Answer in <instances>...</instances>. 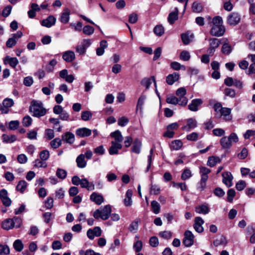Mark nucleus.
<instances>
[{
    "instance_id": "nucleus-2",
    "label": "nucleus",
    "mask_w": 255,
    "mask_h": 255,
    "mask_svg": "<svg viewBox=\"0 0 255 255\" xmlns=\"http://www.w3.org/2000/svg\"><path fill=\"white\" fill-rule=\"evenodd\" d=\"M112 212L111 207L110 205H108L105 206L101 210L97 209L94 212L93 216L96 219L101 218L104 220H107Z\"/></svg>"
},
{
    "instance_id": "nucleus-18",
    "label": "nucleus",
    "mask_w": 255,
    "mask_h": 255,
    "mask_svg": "<svg viewBox=\"0 0 255 255\" xmlns=\"http://www.w3.org/2000/svg\"><path fill=\"white\" fill-rule=\"evenodd\" d=\"M154 82V86L156 87V83L154 76H152L150 78H145L143 79L141 81V84L145 87L146 89H148L152 84Z\"/></svg>"
},
{
    "instance_id": "nucleus-26",
    "label": "nucleus",
    "mask_w": 255,
    "mask_h": 255,
    "mask_svg": "<svg viewBox=\"0 0 255 255\" xmlns=\"http://www.w3.org/2000/svg\"><path fill=\"white\" fill-rule=\"evenodd\" d=\"M15 222L13 219H6L2 223V228L4 230H9L14 227Z\"/></svg>"
},
{
    "instance_id": "nucleus-61",
    "label": "nucleus",
    "mask_w": 255,
    "mask_h": 255,
    "mask_svg": "<svg viewBox=\"0 0 255 255\" xmlns=\"http://www.w3.org/2000/svg\"><path fill=\"white\" fill-rule=\"evenodd\" d=\"M133 248L135 252L138 253L142 248V243L141 241H137L133 244Z\"/></svg>"
},
{
    "instance_id": "nucleus-38",
    "label": "nucleus",
    "mask_w": 255,
    "mask_h": 255,
    "mask_svg": "<svg viewBox=\"0 0 255 255\" xmlns=\"http://www.w3.org/2000/svg\"><path fill=\"white\" fill-rule=\"evenodd\" d=\"M192 8L194 12L199 13L202 10L203 7L200 3L195 1L192 4Z\"/></svg>"
},
{
    "instance_id": "nucleus-53",
    "label": "nucleus",
    "mask_w": 255,
    "mask_h": 255,
    "mask_svg": "<svg viewBox=\"0 0 255 255\" xmlns=\"http://www.w3.org/2000/svg\"><path fill=\"white\" fill-rule=\"evenodd\" d=\"M190 58V55L187 51H182L180 54V59L183 61H188Z\"/></svg>"
},
{
    "instance_id": "nucleus-49",
    "label": "nucleus",
    "mask_w": 255,
    "mask_h": 255,
    "mask_svg": "<svg viewBox=\"0 0 255 255\" xmlns=\"http://www.w3.org/2000/svg\"><path fill=\"white\" fill-rule=\"evenodd\" d=\"M232 50V48L231 45L227 43H225L222 46V51L225 54L229 55Z\"/></svg>"
},
{
    "instance_id": "nucleus-45",
    "label": "nucleus",
    "mask_w": 255,
    "mask_h": 255,
    "mask_svg": "<svg viewBox=\"0 0 255 255\" xmlns=\"http://www.w3.org/2000/svg\"><path fill=\"white\" fill-rule=\"evenodd\" d=\"M153 151H154L153 148L150 149V151H149V155H148L147 156L148 164H147L146 169L145 170L146 172H148L149 171V169L150 168L152 161V156L153 154Z\"/></svg>"
},
{
    "instance_id": "nucleus-34",
    "label": "nucleus",
    "mask_w": 255,
    "mask_h": 255,
    "mask_svg": "<svg viewBox=\"0 0 255 255\" xmlns=\"http://www.w3.org/2000/svg\"><path fill=\"white\" fill-rule=\"evenodd\" d=\"M220 143L224 148H229L232 145L229 138L226 136L220 139Z\"/></svg>"
},
{
    "instance_id": "nucleus-20",
    "label": "nucleus",
    "mask_w": 255,
    "mask_h": 255,
    "mask_svg": "<svg viewBox=\"0 0 255 255\" xmlns=\"http://www.w3.org/2000/svg\"><path fill=\"white\" fill-rule=\"evenodd\" d=\"M203 103V101L201 99H195L192 101L191 103L188 105L189 109L193 112L198 110L199 106Z\"/></svg>"
},
{
    "instance_id": "nucleus-27",
    "label": "nucleus",
    "mask_w": 255,
    "mask_h": 255,
    "mask_svg": "<svg viewBox=\"0 0 255 255\" xmlns=\"http://www.w3.org/2000/svg\"><path fill=\"white\" fill-rule=\"evenodd\" d=\"M76 162L77 166L80 168H84L87 165V162L85 160V156L84 154H80L76 158Z\"/></svg>"
},
{
    "instance_id": "nucleus-47",
    "label": "nucleus",
    "mask_w": 255,
    "mask_h": 255,
    "mask_svg": "<svg viewBox=\"0 0 255 255\" xmlns=\"http://www.w3.org/2000/svg\"><path fill=\"white\" fill-rule=\"evenodd\" d=\"M146 99V96L145 95H141L139 98L137 104L136 105V110L139 109L141 111H142V106L144 104V101Z\"/></svg>"
},
{
    "instance_id": "nucleus-31",
    "label": "nucleus",
    "mask_w": 255,
    "mask_h": 255,
    "mask_svg": "<svg viewBox=\"0 0 255 255\" xmlns=\"http://www.w3.org/2000/svg\"><path fill=\"white\" fill-rule=\"evenodd\" d=\"M182 146L183 142L179 139H176L172 141L170 144L171 149L175 150H179Z\"/></svg>"
},
{
    "instance_id": "nucleus-8",
    "label": "nucleus",
    "mask_w": 255,
    "mask_h": 255,
    "mask_svg": "<svg viewBox=\"0 0 255 255\" xmlns=\"http://www.w3.org/2000/svg\"><path fill=\"white\" fill-rule=\"evenodd\" d=\"M204 223L203 219L200 217H197L194 219V224L193 225L195 230L199 233L203 232L204 229L202 225Z\"/></svg>"
},
{
    "instance_id": "nucleus-28",
    "label": "nucleus",
    "mask_w": 255,
    "mask_h": 255,
    "mask_svg": "<svg viewBox=\"0 0 255 255\" xmlns=\"http://www.w3.org/2000/svg\"><path fill=\"white\" fill-rule=\"evenodd\" d=\"M179 78V75L177 72H174L172 74L168 75L166 79L167 83L169 85H172L174 82L177 81Z\"/></svg>"
},
{
    "instance_id": "nucleus-40",
    "label": "nucleus",
    "mask_w": 255,
    "mask_h": 255,
    "mask_svg": "<svg viewBox=\"0 0 255 255\" xmlns=\"http://www.w3.org/2000/svg\"><path fill=\"white\" fill-rule=\"evenodd\" d=\"M154 33L157 36H161L164 32V27L161 25H157L153 29Z\"/></svg>"
},
{
    "instance_id": "nucleus-24",
    "label": "nucleus",
    "mask_w": 255,
    "mask_h": 255,
    "mask_svg": "<svg viewBox=\"0 0 255 255\" xmlns=\"http://www.w3.org/2000/svg\"><path fill=\"white\" fill-rule=\"evenodd\" d=\"M80 185L82 188H86L89 191L93 190L95 189L94 184L92 182H89L86 178L81 179Z\"/></svg>"
},
{
    "instance_id": "nucleus-22",
    "label": "nucleus",
    "mask_w": 255,
    "mask_h": 255,
    "mask_svg": "<svg viewBox=\"0 0 255 255\" xmlns=\"http://www.w3.org/2000/svg\"><path fill=\"white\" fill-rule=\"evenodd\" d=\"M62 58L66 62H71L75 59V54L73 51L68 50L63 53Z\"/></svg>"
},
{
    "instance_id": "nucleus-1",
    "label": "nucleus",
    "mask_w": 255,
    "mask_h": 255,
    "mask_svg": "<svg viewBox=\"0 0 255 255\" xmlns=\"http://www.w3.org/2000/svg\"><path fill=\"white\" fill-rule=\"evenodd\" d=\"M29 112L33 117L39 118L46 114L47 110L43 107L42 102L32 100L29 106Z\"/></svg>"
},
{
    "instance_id": "nucleus-56",
    "label": "nucleus",
    "mask_w": 255,
    "mask_h": 255,
    "mask_svg": "<svg viewBox=\"0 0 255 255\" xmlns=\"http://www.w3.org/2000/svg\"><path fill=\"white\" fill-rule=\"evenodd\" d=\"M50 156L49 152L47 150H43L39 153V156L41 160L45 161L47 160Z\"/></svg>"
},
{
    "instance_id": "nucleus-48",
    "label": "nucleus",
    "mask_w": 255,
    "mask_h": 255,
    "mask_svg": "<svg viewBox=\"0 0 255 255\" xmlns=\"http://www.w3.org/2000/svg\"><path fill=\"white\" fill-rule=\"evenodd\" d=\"M9 252V249L7 245L0 244V255H8Z\"/></svg>"
},
{
    "instance_id": "nucleus-36",
    "label": "nucleus",
    "mask_w": 255,
    "mask_h": 255,
    "mask_svg": "<svg viewBox=\"0 0 255 255\" xmlns=\"http://www.w3.org/2000/svg\"><path fill=\"white\" fill-rule=\"evenodd\" d=\"M151 206L152 211L154 214H157L159 213L160 210V206L158 202L155 200L152 201L151 203Z\"/></svg>"
},
{
    "instance_id": "nucleus-46",
    "label": "nucleus",
    "mask_w": 255,
    "mask_h": 255,
    "mask_svg": "<svg viewBox=\"0 0 255 255\" xmlns=\"http://www.w3.org/2000/svg\"><path fill=\"white\" fill-rule=\"evenodd\" d=\"M33 166L37 168H45L47 167V163L45 162H44L43 160L37 159H35L33 162Z\"/></svg>"
},
{
    "instance_id": "nucleus-4",
    "label": "nucleus",
    "mask_w": 255,
    "mask_h": 255,
    "mask_svg": "<svg viewBox=\"0 0 255 255\" xmlns=\"http://www.w3.org/2000/svg\"><path fill=\"white\" fill-rule=\"evenodd\" d=\"M194 236L193 233L189 231H186L184 234L183 244L186 247H190L194 244Z\"/></svg>"
},
{
    "instance_id": "nucleus-25",
    "label": "nucleus",
    "mask_w": 255,
    "mask_h": 255,
    "mask_svg": "<svg viewBox=\"0 0 255 255\" xmlns=\"http://www.w3.org/2000/svg\"><path fill=\"white\" fill-rule=\"evenodd\" d=\"M70 10L68 8H65L61 13L59 18L61 22L64 24L67 23L70 19Z\"/></svg>"
},
{
    "instance_id": "nucleus-55",
    "label": "nucleus",
    "mask_w": 255,
    "mask_h": 255,
    "mask_svg": "<svg viewBox=\"0 0 255 255\" xmlns=\"http://www.w3.org/2000/svg\"><path fill=\"white\" fill-rule=\"evenodd\" d=\"M32 122V118L29 116H25L22 120V124L23 126L26 127H28L30 126Z\"/></svg>"
},
{
    "instance_id": "nucleus-54",
    "label": "nucleus",
    "mask_w": 255,
    "mask_h": 255,
    "mask_svg": "<svg viewBox=\"0 0 255 255\" xmlns=\"http://www.w3.org/2000/svg\"><path fill=\"white\" fill-rule=\"evenodd\" d=\"M235 195L236 192L234 189H230L228 190L227 192V201L229 202H232Z\"/></svg>"
},
{
    "instance_id": "nucleus-43",
    "label": "nucleus",
    "mask_w": 255,
    "mask_h": 255,
    "mask_svg": "<svg viewBox=\"0 0 255 255\" xmlns=\"http://www.w3.org/2000/svg\"><path fill=\"white\" fill-rule=\"evenodd\" d=\"M160 188L156 184H151L150 188V193L151 194L158 195L160 193Z\"/></svg>"
},
{
    "instance_id": "nucleus-41",
    "label": "nucleus",
    "mask_w": 255,
    "mask_h": 255,
    "mask_svg": "<svg viewBox=\"0 0 255 255\" xmlns=\"http://www.w3.org/2000/svg\"><path fill=\"white\" fill-rule=\"evenodd\" d=\"M62 140L59 138H55L50 141L51 146L54 149L58 148L61 145Z\"/></svg>"
},
{
    "instance_id": "nucleus-63",
    "label": "nucleus",
    "mask_w": 255,
    "mask_h": 255,
    "mask_svg": "<svg viewBox=\"0 0 255 255\" xmlns=\"http://www.w3.org/2000/svg\"><path fill=\"white\" fill-rule=\"evenodd\" d=\"M59 118L62 121H68L70 120V116L67 111L63 110L59 114Z\"/></svg>"
},
{
    "instance_id": "nucleus-6",
    "label": "nucleus",
    "mask_w": 255,
    "mask_h": 255,
    "mask_svg": "<svg viewBox=\"0 0 255 255\" xmlns=\"http://www.w3.org/2000/svg\"><path fill=\"white\" fill-rule=\"evenodd\" d=\"M225 32V27L222 25L212 26L210 33L213 36L219 37L223 35Z\"/></svg>"
},
{
    "instance_id": "nucleus-17",
    "label": "nucleus",
    "mask_w": 255,
    "mask_h": 255,
    "mask_svg": "<svg viewBox=\"0 0 255 255\" xmlns=\"http://www.w3.org/2000/svg\"><path fill=\"white\" fill-rule=\"evenodd\" d=\"M178 18V8L175 7L174 10L169 13L167 19L170 24H173Z\"/></svg>"
},
{
    "instance_id": "nucleus-10",
    "label": "nucleus",
    "mask_w": 255,
    "mask_h": 255,
    "mask_svg": "<svg viewBox=\"0 0 255 255\" xmlns=\"http://www.w3.org/2000/svg\"><path fill=\"white\" fill-rule=\"evenodd\" d=\"M223 182L227 187H231L233 185L232 180L233 177L230 172H225L222 173Z\"/></svg>"
},
{
    "instance_id": "nucleus-50",
    "label": "nucleus",
    "mask_w": 255,
    "mask_h": 255,
    "mask_svg": "<svg viewBox=\"0 0 255 255\" xmlns=\"http://www.w3.org/2000/svg\"><path fill=\"white\" fill-rule=\"evenodd\" d=\"M92 117V114L88 111H83L81 113V119L84 121H87L90 120Z\"/></svg>"
},
{
    "instance_id": "nucleus-64",
    "label": "nucleus",
    "mask_w": 255,
    "mask_h": 255,
    "mask_svg": "<svg viewBox=\"0 0 255 255\" xmlns=\"http://www.w3.org/2000/svg\"><path fill=\"white\" fill-rule=\"evenodd\" d=\"M224 94L227 96H229L231 98L235 97L236 92L234 90L231 88H226L224 90Z\"/></svg>"
},
{
    "instance_id": "nucleus-32",
    "label": "nucleus",
    "mask_w": 255,
    "mask_h": 255,
    "mask_svg": "<svg viewBox=\"0 0 255 255\" xmlns=\"http://www.w3.org/2000/svg\"><path fill=\"white\" fill-rule=\"evenodd\" d=\"M3 62L4 64H8L11 67L14 68L16 66V58L6 56L4 58Z\"/></svg>"
},
{
    "instance_id": "nucleus-9",
    "label": "nucleus",
    "mask_w": 255,
    "mask_h": 255,
    "mask_svg": "<svg viewBox=\"0 0 255 255\" xmlns=\"http://www.w3.org/2000/svg\"><path fill=\"white\" fill-rule=\"evenodd\" d=\"M197 126V122L195 119L189 118L187 121V125L182 128V130L190 131L194 129Z\"/></svg>"
},
{
    "instance_id": "nucleus-62",
    "label": "nucleus",
    "mask_w": 255,
    "mask_h": 255,
    "mask_svg": "<svg viewBox=\"0 0 255 255\" xmlns=\"http://www.w3.org/2000/svg\"><path fill=\"white\" fill-rule=\"evenodd\" d=\"M16 34H14L13 37L10 38L6 41V45L7 47L11 48L16 43Z\"/></svg>"
},
{
    "instance_id": "nucleus-21",
    "label": "nucleus",
    "mask_w": 255,
    "mask_h": 255,
    "mask_svg": "<svg viewBox=\"0 0 255 255\" xmlns=\"http://www.w3.org/2000/svg\"><path fill=\"white\" fill-rule=\"evenodd\" d=\"M90 200L97 205H101L104 202V198L101 194L93 192L90 195Z\"/></svg>"
},
{
    "instance_id": "nucleus-52",
    "label": "nucleus",
    "mask_w": 255,
    "mask_h": 255,
    "mask_svg": "<svg viewBox=\"0 0 255 255\" xmlns=\"http://www.w3.org/2000/svg\"><path fill=\"white\" fill-rule=\"evenodd\" d=\"M83 32L84 34L90 35L94 32V28L90 25H86L83 28Z\"/></svg>"
},
{
    "instance_id": "nucleus-60",
    "label": "nucleus",
    "mask_w": 255,
    "mask_h": 255,
    "mask_svg": "<svg viewBox=\"0 0 255 255\" xmlns=\"http://www.w3.org/2000/svg\"><path fill=\"white\" fill-rule=\"evenodd\" d=\"M199 134L197 132H193L187 135L186 139L190 141H196L198 139Z\"/></svg>"
},
{
    "instance_id": "nucleus-5",
    "label": "nucleus",
    "mask_w": 255,
    "mask_h": 255,
    "mask_svg": "<svg viewBox=\"0 0 255 255\" xmlns=\"http://www.w3.org/2000/svg\"><path fill=\"white\" fill-rule=\"evenodd\" d=\"M209 47L207 50L208 53L210 55H213L217 48L220 45V40L216 38H210L209 40Z\"/></svg>"
},
{
    "instance_id": "nucleus-3",
    "label": "nucleus",
    "mask_w": 255,
    "mask_h": 255,
    "mask_svg": "<svg viewBox=\"0 0 255 255\" xmlns=\"http://www.w3.org/2000/svg\"><path fill=\"white\" fill-rule=\"evenodd\" d=\"M176 95L178 97L180 103L179 105L181 106H185L187 105L188 102L187 98L185 97L186 94V90L184 87H181L177 89L176 92Z\"/></svg>"
},
{
    "instance_id": "nucleus-7",
    "label": "nucleus",
    "mask_w": 255,
    "mask_h": 255,
    "mask_svg": "<svg viewBox=\"0 0 255 255\" xmlns=\"http://www.w3.org/2000/svg\"><path fill=\"white\" fill-rule=\"evenodd\" d=\"M241 16L238 13L232 12L229 14L228 17V23L231 25H236L239 23Z\"/></svg>"
},
{
    "instance_id": "nucleus-23",
    "label": "nucleus",
    "mask_w": 255,
    "mask_h": 255,
    "mask_svg": "<svg viewBox=\"0 0 255 255\" xmlns=\"http://www.w3.org/2000/svg\"><path fill=\"white\" fill-rule=\"evenodd\" d=\"M195 212L198 214L206 215L210 212V209L208 204L205 203L197 206L195 208Z\"/></svg>"
},
{
    "instance_id": "nucleus-59",
    "label": "nucleus",
    "mask_w": 255,
    "mask_h": 255,
    "mask_svg": "<svg viewBox=\"0 0 255 255\" xmlns=\"http://www.w3.org/2000/svg\"><path fill=\"white\" fill-rule=\"evenodd\" d=\"M171 67L175 70H179L181 69L185 70V67L183 65H181L177 62H173L170 64Z\"/></svg>"
},
{
    "instance_id": "nucleus-12",
    "label": "nucleus",
    "mask_w": 255,
    "mask_h": 255,
    "mask_svg": "<svg viewBox=\"0 0 255 255\" xmlns=\"http://www.w3.org/2000/svg\"><path fill=\"white\" fill-rule=\"evenodd\" d=\"M61 138V140L69 144L73 143L75 141L74 134L70 131H67L65 133L63 134Z\"/></svg>"
},
{
    "instance_id": "nucleus-57",
    "label": "nucleus",
    "mask_w": 255,
    "mask_h": 255,
    "mask_svg": "<svg viewBox=\"0 0 255 255\" xmlns=\"http://www.w3.org/2000/svg\"><path fill=\"white\" fill-rule=\"evenodd\" d=\"M129 122V120L126 117H122L118 119V125L121 127L126 126Z\"/></svg>"
},
{
    "instance_id": "nucleus-29",
    "label": "nucleus",
    "mask_w": 255,
    "mask_h": 255,
    "mask_svg": "<svg viewBox=\"0 0 255 255\" xmlns=\"http://www.w3.org/2000/svg\"><path fill=\"white\" fill-rule=\"evenodd\" d=\"M111 136L114 137L115 138L114 141H112V142H116L117 143H121L123 140V137L122 135L121 131L119 130H116L114 132H113L110 134Z\"/></svg>"
},
{
    "instance_id": "nucleus-13",
    "label": "nucleus",
    "mask_w": 255,
    "mask_h": 255,
    "mask_svg": "<svg viewBox=\"0 0 255 255\" xmlns=\"http://www.w3.org/2000/svg\"><path fill=\"white\" fill-rule=\"evenodd\" d=\"M181 37L183 43L185 45H187L193 39L194 34L190 31H187L181 34Z\"/></svg>"
},
{
    "instance_id": "nucleus-51",
    "label": "nucleus",
    "mask_w": 255,
    "mask_h": 255,
    "mask_svg": "<svg viewBox=\"0 0 255 255\" xmlns=\"http://www.w3.org/2000/svg\"><path fill=\"white\" fill-rule=\"evenodd\" d=\"M166 102L168 104L176 105L180 103L179 99L175 96H170L166 99Z\"/></svg>"
},
{
    "instance_id": "nucleus-19",
    "label": "nucleus",
    "mask_w": 255,
    "mask_h": 255,
    "mask_svg": "<svg viewBox=\"0 0 255 255\" xmlns=\"http://www.w3.org/2000/svg\"><path fill=\"white\" fill-rule=\"evenodd\" d=\"M76 134L81 137L89 136L91 134V130L86 128H79L76 130Z\"/></svg>"
},
{
    "instance_id": "nucleus-15",
    "label": "nucleus",
    "mask_w": 255,
    "mask_h": 255,
    "mask_svg": "<svg viewBox=\"0 0 255 255\" xmlns=\"http://www.w3.org/2000/svg\"><path fill=\"white\" fill-rule=\"evenodd\" d=\"M141 146V141L139 139L136 138L133 141L131 150L132 152L136 154H139L140 153Z\"/></svg>"
},
{
    "instance_id": "nucleus-44",
    "label": "nucleus",
    "mask_w": 255,
    "mask_h": 255,
    "mask_svg": "<svg viewBox=\"0 0 255 255\" xmlns=\"http://www.w3.org/2000/svg\"><path fill=\"white\" fill-rule=\"evenodd\" d=\"M223 23L222 17L219 16H216L212 19L211 25L212 24V26L222 25Z\"/></svg>"
},
{
    "instance_id": "nucleus-35",
    "label": "nucleus",
    "mask_w": 255,
    "mask_h": 255,
    "mask_svg": "<svg viewBox=\"0 0 255 255\" xmlns=\"http://www.w3.org/2000/svg\"><path fill=\"white\" fill-rule=\"evenodd\" d=\"M27 183L24 180H20L17 185V191H20L23 193L27 186Z\"/></svg>"
},
{
    "instance_id": "nucleus-58",
    "label": "nucleus",
    "mask_w": 255,
    "mask_h": 255,
    "mask_svg": "<svg viewBox=\"0 0 255 255\" xmlns=\"http://www.w3.org/2000/svg\"><path fill=\"white\" fill-rule=\"evenodd\" d=\"M159 235L160 237H161L162 238L165 239H169L171 238L172 233L171 232L169 231H165L160 232L159 233Z\"/></svg>"
},
{
    "instance_id": "nucleus-39",
    "label": "nucleus",
    "mask_w": 255,
    "mask_h": 255,
    "mask_svg": "<svg viewBox=\"0 0 255 255\" xmlns=\"http://www.w3.org/2000/svg\"><path fill=\"white\" fill-rule=\"evenodd\" d=\"M67 171L61 168H58L57 169L56 175L58 178L63 180L67 176Z\"/></svg>"
},
{
    "instance_id": "nucleus-33",
    "label": "nucleus",
    "mask_w": 255,
    "mask_h": 255,
    "mask_svg": "<svg viewBox=\"0 0 255 255\" xmlns=\"http://www.w3.org/2000/svg\"><path fill=\"white\" fill-rule=\"evenodd\" d=\"M227 243V240L224 236H221L219 238L216 239L213 242V244L216 247H218L220 245H226Z\"/></svg>"
},
{
    "instance_id": "nucleus-30",
    "label": "nucleus",
    "mask_w": 255,
    "mask_h": 255,
    "mask_svg": "<svg viewBox=\"0 0 255 255\" xmlns=\"http://www.w3.org/2000/svg\"><path fill=\"white\" fill-rule=\"evenodd\" d=\"M3 142L11 143L16 140V137L14 135L3 134L1 136Z\"/></svg>"
},
{
    "instance_id": "nucleus-16",
    "label": "nucleus",
    "mask_w": 255,
    "mask_h": 255,
    "mask_svg": "<svg viewBox=\"0 0 255 255\" xmlns=\"http://www.w3.org/2000/svg\"><path fill=\"white\" fill-rule=\"evenodd\" d=\"M55 22L56 18L53 16L50 15L46 19H43L41 24L42 26L49 28L54 25Z\"/></svg>"
},
{
    "instance_id": "nucleus-42",
    "label": "nucleus",
    "mask_w": 255,
    "mask_h": 255,
    "mask_svg": "<svg viewBox=\"0 0 255 255\" xmlns=\"http://www.w3.org/2000/svg\"><path fill=\"white\" fill-rule=\"evenodd\" d=\"M219 161L220 159L219 158L214 156H210L208 158L207 164L210 167H213Z\"/></svg>"
},
{
    "instance_id": "nucleus-11",
    "label": "nucleus",
    "mask_w": 255,
    "mask_h": 255,
    "mask_svg": "<svg viewBox=\"0 0 255 255\" xmlns=\"http://www.w3.org/2000/svg\"><path fill=\"white\" fill-rule=\"evenodd\" d=\"M232 110L230 108L223 107L220 113V117H223V119L226 121H230L232 119L231 115Z\"/></svg>"
},
{
    "instance_id": "nucleus-37",
    "label": "nucleus",
    "mask_w": 255,
    "mask_h": 255,
    "mask_svg": "<svg viewBox=\"0 0 255 255\" xmlns=\"http://www.w3.org/2000/svg\"><path fill=\"white\" fill-rule=\"evenodd\" d=\"M191 171L188 168L184 169L181 174V178L183 180H186L192 177Z\"/></svg>"
},
{
    "instance_id": "nucleus-14",
    "label": "nucleus",
    "mask_w": 255,
    "mask_h": 255,
    "mask_svg": "<svg viewBox=\"0 0 255 255\" xmlns=\"http://www.w3.org/2000/svg\"><path fill=\"white\" fill-rule=\"evenodd\" d=\"M112 145L109 148V152L110 155L117 154L119 153V150L122 148L121 143L116 142H111Z\"/></svg>"
}]
</instances>
